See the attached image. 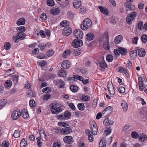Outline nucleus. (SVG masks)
Listing matches in <instances>:
<instances>
[{"instance_id":"obj_9","label":"nucleus","mask_w":147,"mask_h":147,"mask_svg":"<svg viewBox=\"0 0 147 147\" xmlns=\"http://www.w3.org/2000/svg\"><path fill=\"white\" fill-rule=\"evenodd\" d=\"M72 32L71 28L69 27H65L63 30L62 34L64 36L69 35Z\"/></svg>"},{"instance_id":"obj_41","label":"nucleus","mask_w":147,"mask_h":147,"mask_svg":"<svg viewBox=\"0 0 147 147\" xmlns=\"http://www.w3.org/2000/svg\"><path fill=\"white\" fill-rule=\"evenodd\" d=\"M141 40L143 43H146L147 41V36L146 34H143L141 37Z\"/></svg>"},{"instance_id":"obj_20","label":"nucleus","mask_w":147,"mask_h":147,"mask_svg":"<svg viewBox=\"0 0 147 147\" xmlns=\"http://www.w3.org/2000/svg\"><path fill=\"white\" fill-rule=\"evenodd\" d=\"M123 39L122 37L120 35L117 36L115 38L114 42L117 44L120 42Z\"/></svg>"},{"instance_id":"obj_54","label":"nucleus","mask_w":147,"mask_h":147,"mask_svg":"<svg viewBox=\"0 0 147 147\" xmlns=\"http://www.w3.org/2000/svg\"><path fill=\"white\" fill-rule=\"evenodd\" d=\"M90 96L86 95H83V101H87L90 100Z\"/></svg>"},{"instance_id":"obj_53","label":"nucleus","mask_w":147,"mask_h":147,"mask_svg":"<svg viewBox=\"0 0 147 147\" xmlns=\"http://www.w3.org/2000/svg\"><path fill=\"white\" fill-rule=\"evenodd\" d=\"M143 22L142 21H141L139 22L138 24V27L139 30H142V26L143 25Z\"/></svg>"},{"instance_id":"obj_25","label":"nucleus","mask_w":147,"mask_h":147,"mask_svg":"<svg viewBox=\"0 0 147 147\" xmlns=\"http://www.w3.org/2000/svg\"><path fill=\"white\" fill-rule=\"evenodd\" d=\"M82 4V2L79 1H74L73 3L74 7L76 8L80 7Z\"/></svg>"},{"instance_id":"obj_19","label":"nucleus","mask_w":147,"mask_h":147,"mask_svg":"<svg viewBox=\"0 0 147 147\" xmlns=\"http://www.w3.org/2000/svg\"><path fill=\"white\" fill-rule=\"evenodd\" d=\"M98 7L100 11L102 13L106 15H108V11L107 9L102 6H99Z\"/></svg>"},{"instance_id":"obj_40","label":"nucleus","mask_w":147,"mask_h":147,"mask_svg":"<svg viewBox=\"0 0 147 147\" xmlns=\"http://www.w3.org/2000/svg\"><path fill=\"white\" fill-rule=\"evenodd\" d=\"M106 143L105 140H101L99 143V147H106Z\"/></svg>"},{"instance_id":"obj_39","label":"nucleus","mask_w":147,"mask_h":147,"mask_svg":"<svg viewBox=\"0 0 147 147\" xmlns=\"http://www.w3.org/2000/svg\"><path fill=\"white\" fill-rule=\"evenodd\" d=\"M64 117L66 119H68L71 116V112L68 111H66L64 113Z\"/></svg>"},{"instance_id":"obj_43","label":"nucleus","mask_w":147,"mask_h":147,"mask_svg":"<svg viewBox=\"0 0 147 147\" xmlns=\"http://www.w3.org/2000/svg\"><path fill=\"white\" fill-rule=\"evenodd\" d=\"M11 45L8 42H6L4 45L5 49L7 50H9L11 47Z\"/></svg>"},{"instance_id":"obj_57","label":"nucleus","mask_w":147,"mask_h":147,"mask_svg":"<svg viewBox=\"0 0 147 147\" xmlns=\"http://www.w3.org/2000/svg\"><path fill=\"white\" fill-rule=\"evenodd\" d=\"M139 79H140V82H142V81L145 80L146 79L145 78V76L144 75V74H142L140 77L138 78V82H139Z\"/></svg>"},{"instance_id":"obj_23","label":"nucleus","mask_w":147,"mask_h":147,"mask_svg":"<svg viewBox=\"0 0 147 147\" xmlns=\"http://www.w3.org/2000/svg\"><path fill=\"white\" fill-rule=\"evenodd\" d=\"M139 139L141 142L145 141L147 138L146 135L144 134H139Z\"/></svg>"},{"instance_id":"obj_15","label":"nucleus","mask_w":147,"mask_h":147,"mask_svg":"<svg viewBox=\"0 0 147 147\" xmlns=\"http://www.w3.org/2000/svg\"><path fill=\"white\" fill-rule=\"evenodd\" d=\"M60 10L59 8L52 9L50 11V14L53 16L58 14L60 12Z\"/></svg>"},{"instance_id":"obj_30","label":"nucleus","mask_w":147,"mask_h":147,"mask_svg":"<svg viewBox=\"0 0 147 147\" xmlns=\"http://www.w3.org/2000/svg\"><path fill=\"white\" fill-rule=\"evenodd\" d=\"M12 84V82L10 80H8L6 82L5 86L6 88H9L11 86Z\"/></svg>"},{"instance_id":"obj_10","label":"nucleus","mask_w":147,"mask_h":147,"mask_svg":"<svg viewBox=\"0 0 147 147\" xmlns=\"http://www.w3.org/2000/svg\"><path fill=\"white\" fill-rule=\"evenodd\" d=\"M103 60L99 62L98 63V65L100 67V69L101 70L104 71L106 68H108V66L103 59Z\"/></svg>"},{"instance_id":"obj_34","label":"nucleus","mask_w":147,"mask_h":147,"mask_svg":"<svg viewBox=\"0 0 147 147\" xmlns=\"http://www.w3.org/2000/svg\"><path fill=\"white\" fill-rule=\"evenodd\" d=\"M119 72L120 73L127 74V70L125 68L122 67H120L118 68Z\"/></svg>"},{"instance_id":"obj_59","label":"nucleus","mask_w":147,"mask_h":147,"mask_svg":"<svg viewBox=\"0 0 147 147\" xmlns=\"http://www.w3.org/2000/svg\"><path fill=\"white\" fill-rule=\"evenodd\" d=\"M125 6L126 8H128L129 9H132L131 3H128V2L125 3Z\"/></svg>"},{"instance_id":"obj_16","label":"nucleus","mask_w":147,"mask_h":147,"mask_svg":"<svg viewBox=\"0 0 147 147\" xmlns=\"http://www.w3.org/2000/svg\"><path fill=\"white\" fill-rule=\"evenodd\" d=\"M94 38V34L92 32L87 34L86 36V38L87 40L90 41L93 40Z\"/></svg>"},{"instance_id":"obj_46","label":"nucleus","mask_w":147,"mask_h":147,"mask_svg":"<svg viewBox=\"0 0 147 147\" xmlns=\"http://www.w3.org/2000/svg\"><path fill=\"white\" fill-rule=\"evenodd\" d=\"M17 29L20 31V32L24 33L26 30V28L24 26H20L18 27Z\"/></svg>"},{"instance_id":"obj_42","label":"nucleus","mask_w":147,"mask_h":147,"mask_svg":"<svg viewBox=\"0 0 147 147\" xmlns=\"http://www.w3.org/2000/svg\"><path fill=\"white\" fill-rule=\"evenodd\" d=\"M47 3L48 5L53 6L54 5V1L53 0H47Z\"/></svg>"},{"instance_id":"obj_21","label":"nucleus","mask_w":147,"mask_h":147,"mask_svg":"<svg viewBox=\"0 0 147 147\" xmlns=\"http://www.w3.org/2000/svg\"><path fill=\"white\" fill-rule=\"evenodd\" d=\"M137 55V51L134 50L132 51L130 53V56L132 59L136 58Z\"/></svg>"},{"instance_id":"obj_5","label":"nucleus","mask_w":147,"mask_h":147,"mask_svg":"<svg viewBox=\"0 0 147 147\" xmlns=\"http://www.w3.org/2000/svg\"><path fill=\"white\" fill-rule=\"evenodd\" d=\"M74 36L77 38L81 39L83 38V32L80 29H76L73 32Z\"/></svg>"},{"instance_id":"obj_56","label":"nucleus","mask_w":147,"mask_h":147,"mask_svg":"<svg viewBox=\"0 0 147 147\" xmlns=\"http://www.w3.org/2000/svg\"><path fill=\"white\" fill-rule=\"evenodd\" d=\"M107 87L108 89H110L112 88H113V83L111 82H108L107 84Z\"/></svg>"},{"instance_id":"obj_1","label":"nucleus","mask_w":147,"mask_h":147,"mask_svg":"<svg viewBox=\"0 0 147 147\" xmlns=\"http://www.w3.org/2000/svg\"><path fill=\"white\" fill-rule=\"evenodd\" d=\"M90 125L91 133L90 130L88 129H86L85 134L88 137V139L89 141L91 142L94 140L93 135H96L97 133L98 128L96 123L94 121H90Z\"/></svg>"},{"instance_id":"obj_55","label":"nucleus","mask_w":147,"mask_h":147,"mask_svg":"<svg viewBox=\"0 0 147 147\" xmlns=\"http://www.w3.org/2000/svg\"><path fill=\"white\" fill-rule=\"evenodd\" d=\"M110 94L113 96L115 94V92L114 88H112L111 89L108 90Z\"/></svg>"},{"instance_id":"obj_58","label":"nucleus","mask_w":147,"mask_h":147,"mask_svg":"<svg viewBox=\"0 0 147 147\" xmlns=\"http://www.w3.org/2000/svg\"><path fill=\"white\" fill-rule=\"evenodd\" d=\"M58 118L60 120H63L65 119L66 118L64 117V115H58L57 116Z\"/></svg>"},{"instance_id":"obj_6","label":"nucleus","mask_w":147,"mask_h":147,"mask_svg":"<svg viewBox=\"0 0 147 147\" xmlns=\"http://www.w3.org/2000/svg\"><path fill=\"white\" fill-rule=\"evenodd\" d=\"M72 45L73 47L77 48L83 45V42L81 39H75L73 41Z\"/></svg>"},{"instance_id":"obj_47","label":"nucleus","mask_w":147,"mask_h":147,"mask_svg":"<svg viewBox=\"0 0 147 147\" xmlns=\"http://www.w3.org/2000/svg\"><path fill=\"white\" fill-rule=\"evenodd\" d=\"M54 53V51L52 49L46 52L47 55L48 57L52 56Z\"/></svg>"},{"instance_id":"obj_31","label":"nucleus","mask_w":147,"mask_h":147,"mask_svg":"<svg viewBox=\"0 0 147 147\" xmlns=\"http://www.w3.org/2000/svg\"><path fill=\"white\" fill-rule=\"evenodd\" d=\"M7 102V100L5 99H1L0 100V109L6 104Z\"/></svg>"},{"instance_id":"obj_3","label":"nucleus","mask_w":147,"mask_h":147,"mask_svg":"<svg viewBox=\"0 0 147 147\" xmlns=\"http://www.w3.org/2000/svg\"><path fill=\"white\" fill-rule=\"evenodd\" d=\"M137 16V13L135 12H132L127 15L126 18L127 24H131L132 21L135 20Z\"/></svg>"},{"instance_id":"obj_45","label":"nucleus","mask_w":147,"mask_h":147,"mask_svg":"<svg viewBox=\"0 0 147 147\" xmlns=\"http://www.w3.org/2000/svg\"><path fill=\"white\" fill-rule=\"evenodd\" d=\"M67 15L68 17L71 19H73L74 16V13L70 11H69L67 13Z\"/></svg>"},{"instance_id":"obj_27","label":"nucleus","mask_w":147,"mask_h":147,"mask_svg":"<svg viewBox=\"0 0 147 147\" xmlns=\"http://www.w3.org/2000/svg\"><path fill=\"white\" fill-rule=\"evenodd\" d=\"M26 34L24 33L18 32L17 34V36L19 39L20 40H23L24 39L26 36Z\"/></svg>"},{"instance_id":"obj_7","label":"nucleus","mask_w":147,"mask_h":147,"mask_svg":"<svg viewBox=\"0 0 147 147\" xmlns=\"http://www.w3.org/2000/svg\"><path fill=\"white\" fill-rule=\"evenodd\" d=\"M20 111L19 110L17 109L13 111L11 115L12 119L14 120L18 119L21 116Z\"/></svg>"},{"instance_id":"obj_64","label":"nucleus","mask_w":147,"mask_h":147,"mask_svg":"<svg viewBox=\"0 0 147 147\" xmlns=\"http://www.w3.org/2000/svg\"><path fill=\"white\" fill-rule=\"evenodd\" d=\"M61 144L58 142H55L53 144V147H60Z\"/></svg>"},{"instance_id":"obj_13","label":"nucleus","mask_w":147,"mask_h":147,"mask_svg":"<svg viewBox=\"0 0 147 147\" xmlns=\"http://www.w3.org/2000/svg\"><path fill=\"white\" fill-rule=\"evenodd\" d=\"M71 66V63L68 60H65L61 64V66L64 69L69 68Z\"/></svg>"},{"instance_id":"obj_2","label":"nucleus","mask_w":147,"mask_h":147,"mask_svg":"<svg viewBox=\"0 0 147 147\" xmlns=\"http://www.w3.org/2000/svg\"><path fill=\"white\" fill-rule=\"evenodd\" d=\"M49 106L51 111L53 114H57L61 112L62 111V108L57 107L55 103H52Z\"/></svg>"},{"instance_id":"obj_48","label":"nucleus","mask_w":147,"mask_h":147,"mask_svg":"<svg viewBox=\"0 0 147 147\" xmlns=\"http://www.w3.org/2000/svg\"><path fill=\"white\" fill-rule=\"evenodd\" d=\"M51 89L49 87L45 88H43L42 90L43 92L45 93H46L50 92Z\"/></svg>"},{"instance_id":"obj_38","label":"nucleus","mask_w":147,"mask_h":147,"mask_svg":"<svg viewBox=\"0 0 147 147\" xmlns=\"http://www.w3.org/2000/svg\"><path fill=\"white\" fill-rule=\"evenodd\" d=\"M131 136L133 138L136 139L139 137V135L136 131L132 132L131 134Z\"/></svg>"},{"instance_id":"obj_32","label":"nucleus","mask_w":147,"mask_h":147,"mask_svg":"<svg viewBox=\"0 0 147 147\" xmlns=\"http://www.w3.org/2000/svg\"><path fill=\"white\" fill-rule=\"evenodd\" d=\"M113 110V108L111 106H108L106 107L104 110L102 112L103 113V114H104V113H103L104 111H105L106 112H107L108 113H111L112 112Z\"/></svg>"},{"instance_id":"obj_22","label":"nucleus","mask_w":147,"mask_h":147,"mask_svg":"<svg viewBox=\"0 0 147 147\" xmlns=\"http://www.w3.org/2000/svg\"><path fill=\"white\" fill-rule=\"evenodd\" d=\"M25 22V19L23 18H21L18 19L16 22L17 24L18 25H23Z\"/></svg>"},{"instance_id":"obj_63","label":"nucleus","mask_w":147,"mask_h":147,"mask_svg":"<svg viewBox=\"0 0 147 147\" xmlns=\"http://www.w3.org/2000/svg\"><path fill=\"white\" fill-rule=\"evenodd\" d=\"M51 95L49 94H45L43 96V100H47L50 98Z\"/></svg>"},{"instance_id":"obj_12","label":"nucleus","mask_w":147,"mask_h":147,"mask_svg":"<svg viewBox=\"0 0 147 147\" xmlns=\"http://www.w3.org/2000/svg\"><path fill=\"white\" fill-rule=\"evenodd\" d=\"M106 41L104 42L103 45L105 49L106 50H109L110 48V44L109 42V36L107 35L106 37Z\"/></svg>"},{"instance_id":"obj_44","label":"nucleus","mask_w":147,"mask_h":147,"mask_svg":"<svg viewBox=\"0 0 147 147\" xmlns=\"http://www.w3.org/2000/svg\"><path fill=\"white\" fill-rule=\"evenodd\" d=\"M26 145V142L25 140L24 139H22L20 143V147H25Z\"/></svg>"},{"instance_id":"obj_50","label":"nucleus","mask_w":147,"mask_h":147,"mask_svg":"<svg viewBox=\"0 0 147 147\" xmlns=\"http://www.w3.org/2000/svg\"><path fill=\"white\" fill-rule=\"evenodd\" d=\"M36 140L38 146V147H41L42 146V143L40 141V138L38 137L36 138Z\"/></svg>"},{"instance_id":"obj_51","label":"nucleus","mask_w":147,"mask_h":147,"mask_svg":"<svg viewBox=\"0 0 147 147\" xmlns=\"http://www.w3.org/2000/svg\"><path fill=\"white\" fill-rule=\"evenodd\" d=\"M118 90L119 92L121 93H124L125 92V88L123 87H118Z\"/></svg>"},{"instance_id":"obj_4","label":"nucleus","mask_w":147,"mask_h":147,"mask_svg":"<svg viewBox=\"0 0 147 147\" xmlns=\"http://www.w3.org/2000/svg\"><path fill=\"white\" fill-rule=\"evenodd\" d=\"M92 26V22L89 18H86L83 20V30H86Z\"/></svg>"},{"instance_id":"obj_11","label":"nucleus","mask_w":147,"mask_h":147,"mask_svg":"<svg viewBox=\"0 0 147 147\" xmlns=\"http://www.w3.org/2000/svg\"><path fill=\"white\" fill-rule=\"evenodd\" d=\"M73 138L70 136H66L63 138V141L68 144H71L73 142Z\"/></svg>"},{"instance_id":"obj_24","label":"nucleus","mask_w":147,"mask_h":147,"mask_svg":"<svg viewBox=\"0 0 147 147\" xmlns=\"http://www.w3.org/2000/svg\"><path fill=\"white\" fill-rule=\"evenodd\" d=\"M38 131L39 133V134L40 135V136L43 137L44 136V138H43V139H42V140L43 141H45L46 140V135L44 131L42 129H38Z\"/></svg>"},{"instance_id":"obj_14","label":"nucleus","mask_w":147,"mask_h":147,"mask_svg":"<svg viewBox=\"0 0 147 147\" xmlns=\"http://www.w3.org/2000/svg\"><path fill=\"white\" fill-rule=\"evenodd\" d=\"M21 113L22 116L24 118L27 119L28 117L29 114L27 109H23L22 110Z\"/></svg>"},{"instance_id":"obj_37","label":"nucleus","mask_w":147,"mask_h":147,"mask_svg":"<svg viewBox=\"0 0 147 147\" xmlns=\"http://www.w3.org/2000/svg\"><path fill=\"white\" fill-rule=\"evenodd\" d=\"M28 97H34L36 95V94L32 91H29L27 92Z\"/></svg>"},{"instance_id":"obj_26","label":"nucleus","mask_w":147,"mask_h":147,"mask_svg":"<svg viewBox=\"0 0 147 147\" xmlns=\"http://www.w3.org/2000/svg\"><path fill=\"white\" fill-rule=\"evenodd\" d=\"M124 112L127 111L128 109V105L127 103L124 101H123L121 103Z\"/></svg>"},{"instance_id":"obj_36","label":"nucleus","mask_w":147,"mask_h":147,"mask_svg":"<svg viewBox=\"0 0 147 147\" xmlns=\"http://www.w3.org/2000/svg\"><path fill=\"white\" fill-rule=\"evenodd\" d=\"M107 35H108V34H105L100 36L98 39V41L100 42H101L103 41L105 39L106 40V37Z\"/></svg>"},{"instance_id":"obj_62","label":"nucleus","mask_w":147,"mask_h":147,"mask_svg":"<svg viewBox=\"0 0 147 147\" xmlns=\"http://www.w3.org/2000/svg\"><path fill=\"white\" fill-rule=\"evenodd\" d=\"M40 18L43 20H45L47 18V15L45 13H42L41 15Z\"/></svg>"},{"instance_id":"obj_35","label":"nucleus","mask_w":147,"mask_h":147,"mask_svg":"<svg viewBox=\"0 0 147 147\" xmlns=\"http://www.w3.org/2000/svg\"><path fill=\"white\" fill-rule=\"evenodd\" d=\"M71 90L73 92H76L78 90V88L77 86L74 85H71L70 87Z\"/></svg>"},{"instance_id":"obj_33","label":"nucleus","mask_w":147,"mask_h":147,"mask_svg":"<svg viewBox=\"0 0 147 147\" xmlns=\"http://www.w3.org/2000/svg\"><path fill=\"white\" fill-rule=\"evenodd\" d=\"M107 60L109 62H111L113 59V56L111 54L107 55L106 57Z\"/></svg>"},{"instance_id":"obj_17","label":"nucleus","mask_w":147,"mask_h":147,"mask_svg":"<svg viewBox=\"0 0 147 147\" xmlns=\"http://www.w3.org/2000/svg\"><path fill=\"white\" fill-rule=\"evenodd\" d=\"M81 50L80 48H75V49H73L71 50V52H73V54L76 56H78L81 53Z\"/></svg>"},{"instance_id":"obj_49","label":"nucleus","mask_w":147,"mask_h":147,"mask_svg":"<svg viewBox=\"0 0 147 147\" xmlns=\"http://www.w3.org/2000/svg\"><path fill=\"white\" fill-rule=\"evenodd\" d=\"M20 132L19 130H17L15 131L14 133L13 134V136L15 138H18L20 137Z\"/></svg>"},{"instance_id":"obj_28","label":"nucleus","mask_w":147,"mask_h":147,"mask_svg":"<svg viewBox=\"0 0 147 147\" xmlns=\"http://www.w3.org/2000/svg\"><path fill=\"white\" fill-rule=\"evenodd\" d=\"M71 50L70 49L65 51L63 55V57L66 58L67 56L70 55L71 53Z\"/></svg>"},{"instance_id":"obj_60","label":"nucleus","mask_w":147,"mask_h":147,"mask_svg":"<svg viewBox=\"0 0 147 147\" xmlns=\"http://www.w3.org/2000/svg\"><path fill=\"white\" fill-rule=\"evenodd\" d=\"M2 146L4 147H8L9 143L7 141H3L2 143Z\"/></svg>"},{"instance_id":"obj_52","label":"nucleus","mask_w":147,"mask_h":147,"mask_svg":"<svg viewBox=\"0 0 147 147\" xmlns=\"http://www.w3.org/2000/svg\"><path fill=\"white\" fill-rule=\"evenodd\" d=\"M29 105L30 107H32L36 105L35 101L33 99L29 101Z\"/></svg>"},{"instance_id":"obj_8","label":"nucleus","mask_w":147,"mask_h":147,"mask_svg":"<svg viewBox=\"0 0 147 147\" xmlns=\"http://www.w3.org/2000/svg\"><path fill=\"white\" fill-rule=\"evenodd\" d=\"M72 129L71 128L69 127H64L61 130L60 132L63 135H67L71 132Z\"/></svg>"},{"instance_id":"obj_29","label":"nucleus","mask_w":147,"mask_h":147,"mask_svg":"<svg viewBox=\"0 0 147 147\" xmlns=\"http://www.w3.org/2000/svg\"><path fill=\"white\" fill-rule=\"evenodd\" d=\"M118 50L120 52V53L121 55H125L127 53V51L125 49L119 47L118 48Z\"/></svg>"},{"instance_id":"obj_61","label":"nucleus","mask_w":147,"mask_h":147,"mask_svg":"<svg viewBox=\"0 0 147 147\" xmlns=\"http://www.w3.org/2000/svg\"><path fill=\"white\" fill-rule=\"evenodd\" d=\"M105 132L106 133V136L109 134L111 132V128L109 127L105 131Z\"/></svg>"},{"instance_id":"obj_18","label":"nucleus","mask_w":147,"mask_h":147,"mask_svg":"<svg viewBox=\"0 0 147 147\" xmlns=\"http://www.w3.org/2000/svg\"><path fill=\"white\" fill-rule=\"evenodd\" d=\"M138 55L139 56L141 57H144L146 53V52L145 49H138Z\"/></svg>"}]
</instances>
